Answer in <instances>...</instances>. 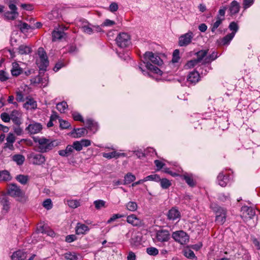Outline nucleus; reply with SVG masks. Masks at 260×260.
<instances>
[{
	"label": "nucleus",
	"instance_id": "8",
	"mask_svg": "<svg viewBox=\"0 0 260 260\" xmlns=\"http://www.w3.org/2000/svg\"><path fill=\"white\" fill-rule=\"evenodd\" d=\"M8 192L11 196L14 197H21L24 194L20 187L16 184L9 185Z\"/></svg>",
	"mask_w": 260,
	"mask_h": 260
},
{
	"label": "nucleus",
	"instance_id": "32",
	"mask_svg": "<svg viewBox=\"0 0 260 260\" xmlns=\"http://www.w3.org/2000/svg\"><path fill=\"white\" fill-rule=\"evenodd\" d=\"M12 160L16 162L18 165L20 166L23 164L25 157L21 154H15L12 156Z\"/></svg>",
	"mask_w": 260,
	"mask_h": 260
},
{
	"label": "nucleus",
	"instance_id": "48",
	"mask_svg": "<svg viewBox=\"0 0 260 260\" xmlns=\"http://www.w3.org/2000/svg\"><path fill=\"white\" fill-rule=\"evenodd\" d=\"M179 59V50L178 49H175L173 53L172 62L173 63H176L178 62Z\"/></svg>",
	"mask_w": 260,
	"mask_h": 260
},
{
	"label": "nucleus",
	"instance_id": "3",
	"mask_svg": "<svg viewBox=\"0 0 260 260\" xmlns=\"http://www.w3.org/2000/svg\"><path fill=\"white\" fill-rule=\"evenodd\" d=\"M17 0H9V8L10 11H7L4 14V19L7 20H14L19 16V13L17 12V8L14 4Z\"/></svg>",
	"mask_w": 260,
	"mask_h": 260
},
{
	"label": "nucleus",
	"instance_id": "39",
	"mask_svg": "<svg viewBox=\"0 0 260 260\" xmlns=\"http://www.w3.org/2000/svg\"><path fill=\"white\" fill-rule=\"evenodd\" d=\"M16 179L21 184L25 185L28 181V177L27 175H18L16 177Z\"/></svg>",
	"mask_w": 260,
	"mask_h": 260
},
{
	"label": "nucleus",
	"instance_id": "26",
	"mask_svg": "<svg viewBox=\"0 0 260 260\" xmlns=\"http://www.w3.org/2000/svg\"><path fill=\"white\" fill-rule=\"evenodd\" d=\"M89 230V229L87 225L80 223H77L76 228V232L78 235L83 234Z\"/></svg>",
	"mask_w": 260,
	"mask_h": 260
},
{
	"label": "nucleus",
	"instance_id": "62",
	"mask_svg": "<svg viewBox=\"0 0 260 260\" xmlns=\"http://www.w3.org/2000/svg\"><path fill=\"white\" fill-rule=\"evenodd\" d=\"M123 215L120 214H113L112 216L110 217V219L107 221V223H110L111 222L115 221L116 219L123 217Z\"/></svg>",
	"mask_w": 260,
	"mask_h": 260
},
{
	"label": "nucleus",
	"instance_id": "20",
	"mask_svg": "<svg viewBox=\"0 0 260 260\" xmlns=\"http://www.w3.org/2000/svg\"><path fill=\"white\" fill-rule=\"evenodd\" d=\"M240 4L236 1H233L230 4L229 10L232 15L238 13L240 10Z\"/></svg>",
	"mask_w": 260,
	"mask_h": 260
},
{
	"label": "nucleus",
	"instance_id": "19",
	"mask_svg": "<svg viewBox=\"0 0 260 260\" xmlns=\"http://www.w3.org/2000/svg\"><path fill=\"white\" fill-rule=\"evenodd\" d=\"M199 73L194 71L189 73L187 77V81L191 83H196L199 81Z\"/></svg>",
	"mask_w": 260,
	"mask_h": 260
},
{
	"label": "nucleus",
	"instance_id": "13",
	"mask_svg": "<svg viewBox=\"0 0 260 260\" xmlns=\"http://www.w3.org/2000/svg\"><path fill=\"white\" fill-rule=\"evenodd\" d=\"M170 233L168 231L161 230L156 233V238L158 241L166 242L170 239Z\"/></svg>",
	"mask_w": 260,
	"mask_h": 260
},
{
	"label": "nucleus",
	"instance_id": "54",
	"mask_svg": "<svg viewBox=\"0 0 260 260\" xmlns=\"http://www.w3.org/2000/svg\"><path fill=\"white\" fill-rule=\"evenodd\" d=\"M199 63L198 60L195 59H192L188 61L186 64H185V67L186 69H190L194 67L196 64Z\"/></svg>",
	"mask_w": 260,
	"mask_h": 260
},
{
	"label": "nucleus",
	"instance_id": "22",
	"mask_svg": "<svg viewBox=\"0 0 260 260\" xmlns=\"http://www.w3.org/2000/svg\"><path fill=\"white\" fill-rule=\"evenodd\" d=\"M22 69L19 67L17 62L12 63V68L11 70L12 75L14 76H18L22 73Z\"/></svg>",
	"mask_w": 260,
	"mask_h": 260
},
{
	"label": "nucleus",
	"instance_id": "33",
	"mask_svg": "<svg viewBox=\"0 0 260 260\" xmlns=\"http://www.w3.org/2000/svg\"><path fill=\"white\" fill-rule=\"evenodd\" d=\"M124 153H119L116 151H112L109 153H105L103 154V156L107 158H118L121 155H124Z\"/></svg>",
	"mask_w": 260,
	"mask_h": 260
},
{
	"label": "nucleus",
	"instance_id": "47",
	"mask_svg": "<svg viewBox=\"0 0 260 260\" xmlns=\"http://www.w3.org/2000/svg\"><path fill=\"white\" fill-rule=\"evenodd\" d=\"M87 134V131L86 128H78L76 133V136H74V138H79L84 136Z\"/></svg>",
	"mask_w": 260,
	"mask_h": 260
},
{
	"label": "nucleus",
	"instance_id": "41",
	"mask_svg": "<svg viewBox=\"0 0 260 260\" xmlns=\"http://www.w3.org/2000/svg\"><path fill=\"white\" fill-rule=\"evenodd\" d=\"M68 107V104L67 102L63 101L62 102L59 103L56 105V109L60 112V113H64L65 110L67 109Z\"/></svg>",
	"mask_w": 260,
	"mask_h": 260
},
{
	"label": "nucleus",
	"instance_id": "64",
	"mask_svg": "<svg viewBox=\"0 0 260 260\" xmlns=\"http://www.w3.org/2000/svg\"><path fill=\"white\" fill-rule=\"evenodd\" d=\"M154 163L156 167H157V170L159 171L165 165V164L159 160H155Z\"/></svg>",
	"mask_w": 260,
	"mask_h": 260
},
{
	"label": "nucleus",
	"instance_id": "15",
	"mask_svg": "<svg viewBox=\"0 0 260 260\" xmlns=\"http://www.w3.org/2000/svg\"><path fill=\"white\" fill-rule=\"evenodd\" d=\"M26 257V252L21 250L14 252L11 256L12 260H25Z\"/></svg>",
	"mask_w": 260,
	"mask_h": 260
},
{
	"label": "nucleus",
	"instance_id": "52",
	"mask_svg": "<svg viewBox=\"0 0 260 260\" xmlns=\"http://www.w3.org/2000/svg\"><path fill=\"white\" fill-rule=\"evenodd\" d=\"M83 31L89 35L92 34L94 32L93 27H90L89 25H84L82 26Z\"/></svg>",
	"mask_w": 260,
	"mask_h": 260
},
{
	"label": "nucleus",
	"instance_id": "58",
	"mask_svg": "<svg viewBox=\"0 0 260 260\" xmlns=\"http://www.w3.org/2000/svg\"><path fill=\"white\" fill-rule=\"evenodd\" d=\"M60 127L62 129H67L70 126V123L66 120L59 119Z\"/></svg>",
	"mask_w": 260,
	"mask_h": 260
},
{
	"label": "nucleus",
	"instance_id": "25",
	"mask_svg": "<svg viewBox=\"0 0 260 260\" xmlns=\"http://www.w3.org/2000/svg\"><path fill=\"white\" fill-rule=\"evenodd\" d=\"M185 181L186 183L190 187H194L196 185V182L193 180L192 176L187 174H183L180 176Z\"/></svg>",
	"mask_w": 260,
	"mask_h": 260
},
{
	"label": "nucleus",
	"instance_id": "42",
	"mask_svg": "<svg viewBox=\"0 0 260 260\" xmlns=\"http://www.w3.org/2000/svg\"><path fill=\"white\" fill-rule=\"evenodd\" d=\"M66 260H77V256L74 252H68L62 255Z\"/></svg>",
	"mask_w": 260,
	"mask_h": 260
},
{
	"label": "nucleus",
	"instance_id": "10",
	"mask_svg": "<svg viewBox=\"0 0 260 260\" xmlns=\"http://www.w3.org/2000/svg\"><path fill=\"white\" fill-rule=\"evenodd\" d=\"M127 222L133 226L140 227L144 225L143 220L138 218L135 214H131L127 217Z\"/></svg>",
	"mask_w": 260,
	"mask_h": 260
},
{
	"label": "nucleus",
	"instance_id": "60",
	"mask_svg": "<svg viewBox=\"0 0 260 260\" xmlns=\"http://www.w3.org/2000/svg\"><path fill=\"white\" fill-rule=\"evenodd\" d=\"M72 117L73 119L76 121H79L82 122H84L82 116L77 112H73L72 113Z\"/></svg>",
	"mask_w": 260,
	"mask_h": 260
},
{
	"label": "nucleus",
	"instance_id": "63",
	"mask_svg": "<svg viewBox=\"0 0 260 260\" xmlns=\"http://www.w3.org/2000/svg\"><path fill=\"white\" fill-rule=\"evenodd\" d=\"M1 118L5 122H8L10 121V115L5 112L2 113L1 114Z\"/></svg>",
	"mask_w": 260,
	"mask_h": 260
},
{
	"label": "nucleus",
	"instance_id": "9",
	"mask_svg": "<svg viewBox=\"0 0 260 260\" xmlns=\"http://www.w3.org/2000/svg\"><path fill=\"white\" fill-rule=\"evenodd\" d=\"M144 58L158 66H161L163 63L162 60L159 56L154 55L152 52H146L144 54Z\"/></svg>",
	"mask_w": 260,
	"mask_h": 260
},
{
	"label": "nucleus",
	"instance_id": "31",
	"mask_svg": "<svg viewBox=\"0 0 260 260\" xmlns=\"http://www.w3.org/2000/svg\"><path fill=\"white\" fill-rule=\"evenodd\" d=\"M136 180V177L131 173H127L124 176L123 184L124 185L128 184Z\"/></svg>",
	"mask_w": 260,
	"mask_h": 260
},
{
	"label": "nucleus",
	"instance_id": "53",
	"mask_svg": "<svg viewBox=\"0 0 260 260\" xmlns=\"http://www.w3.org/2000/svg\"><path fill=\"white\" fill-rule=\"evenodd\" d=\"M73 147V151L76 150L77 151H80L82 149V147L80 141H76L73 142L72 145Z\"/></svg>",
	"mask_w": 260,
	"mask_h": 260
},
{
	"label": "nucleus",
	"instance_id": "49",
	"mask_svg": "<svg viewBox=\"0 0 260 260\" xmlns=\"http://www.w3.org/2000/svg\"><path fill=\"white\" fill-rule=\"evenodd\" d=\"M229 27L231 30L233 31L231 33H234V36L239 29L237 23L234 21L230 23Z\"/></svg>",
	"mask_w": 260,
	"mask_h": 260
},
{
	"label": "nucleus",
	"instance_id": "5",
	"mask_svg": "<svg viewBox=\"0 0 260 260\" xmlns=\"http://www.w3.org/2000/svg\"><path fill=\"white\" fill-rule=\"evenodd\" d=\"M212 209L216 214L215 221L219 224H223L226 219V210L217 205L212 207Z\"/></svg>",
	"mask_w": 260,
	"mask_h": 260
},
{
	"label": "nucleus",
	"instance_id": "2",
	"mask_svg": "<svg viewBox=\"0 0 260 260\" xmlns=\"http://www.w3.org/2000/svg\"><path fill=\"white\" fill-rule=\"evenodd\" d=\"M38 54L39 59L37 60V64L40 69V70L46 71L47 67L49 65V61L44 49L42 47H40L38 50Z\"/></svg>",
	"mask_w": 260,
	"mask_h": 260
},
{
	"label": "nucleus",
	"instance_id": "34",
	"mask_svg": "<svg viewBox=\"0 0 260 260\" xmlns=\"http://www.w3.org/2000/svg\"><path fill=\"white\" fill-rule=\"evenodd\" d=\"M31 52V48L26 45H20L18 48V52L20 54H27Z\"/></svg>",
	"mask_w": 260,
	"mask_h": 260
},
{
	"label": "nucleus",
	"instance_id": "21",
	"mask_svg": "<svg viewBox=\"0 0 260 260\" xmlns=\"http://www.w3.org/2000/svg\"><path fill=\"white\" fill-rule=\"evenodd\" d=\"M12 177L7 170L0 171V181L7 182L11 180Z\"/></svg>",
	"mask_w": 260,
	"mask_h": 260
},
{
	"label": "nucleus",
	"instance_id": "36",
	"mask_svg": "<svg viewBox=\"0 0 260 260\" xmlns=\"http://www.w3.org/2000/svg\"><path fill=\"white\" fill-rule=\"evenodd\" d=\"M159 182H160V186L163 189H168L172 185L171 181L166 178L161 179L160 178Z\"/></svg>",
	"mask_w": 260,
	"mask_h": 260
},
{
	"label": "nucleus",
	"instance_id": "30",
	"mask_svg": "<svg viewBox=\"0 0 260 260\" xmlns=\"http://www.w3.org/2000/svg\"><path fill=\"white\" fill-rule=\"evenodd\" d=\"M19 23L20 24H18V26L20 31L23 33L27 32L28 29H34V27L25 22H22L21 21H20Z\"/></svg>",
	"mask_w": 260,
	"mask_h": 260
},
{
	"label": "nucleus",
	"instance_id": "16",
	"mask_svg": "<svg viewBox=\"0 0 260 260\" xmlns=\"http://www.w3.org/2000/svg\"><path fill=\"white\" fill-rule=\"evenodd\" d=\"M241 211L242 212V217L248 216L249 218H252L255 215V210L251 207L247 206H243L241 208Z\"/></svg>",
	"mask_w": 260,
	"mask_h": 260
},
{
	"label": "nucleus",
	"instance_id": "61",
	"mask_svg": "<svg viewBox=\"0 0 260 260\" xmlns=\"http://www.w3.org/2000/svg\"><path fill=\"white\" fill-rule=\"evenodd\" d=\"M43 205L47 210L50 209L52 206L51 199H47L46 200H45L43 202Z\"/></svg>",
	"mask_w": 260,
	"mask_h": 260
},
{
	"label": "nucleus",
	"instance_id": "18",
	"mask_svg": "<svg viewBox=\"0 0 260 260\" xmlns=\"http://www.w3.org/2000/svg\"><path fill=\"white\" fill-rule=\"evenodd\" d=\"M73 147L72 145H68L65 149L58 151V154L62 157H69L74 153Z\"/></svg>",
	"mask_w": 260,
	"mask_h": 260
},
{
	"label": "nucleus",
	"instance_id": "43",
	"mask_svg": "<svg viewBox=\"0 0 260 260\" xmlns=\"http://www.w3.org/2000/svg\"><path fill=\"white\" fill-rule=\"evenodd\" d=\"M234 33H230L224 37L222 39V43L223 45H226L229 44L231 41L234 37Z\"/></svg>",
	"mask_w": 260,
	"mask_h": 260
},
{
	"label": "nucleus",
	"instance_id": "59",
	"mask_svg": "<svg viewBox=\"0 0 260 260\" xmlns=\"http://www.w3.org/2000/svg\"><path fill=\"white\" fill-rule=\"evenodd\" d=\"M16 100L18 102H22L24 101V95L22 93V92L19 90L16 92Z\"/></svg>",
	"mask_w": 260,
	"mask_h": 260
},
{
	"label": "nucleus",
	"instance_id": "4",
	"mask_svg": "<svg viewBox=\"0 0 260 260\" xmlns=\"http://www.w3.org/2000/svg\"><path fill=\"white\" fill-rule=\"evenodd\" d=\"M117 46L121 48L128 47L131 44V37L126 32H120L115 39Z\"/></svg>",
	"mask_w": 260,
	"mask_h": 260
},
{
	"label": "nucleus",
	"instance_id": "55",
	"mask_svg": "<svg viewBox=\"0 0 260 260\" xmlns=\"http://www.w3.org/2000/svg\"><path fill=\"white\" fill-rule=\"evenodd\" d=\"M3 206V209L7 211L9 208V202L6 197H4L1 201Z\"/></svg>",
	"mask_w": 260,
	"mask_h": 260
},
{
	"label": "nucleus",
	"instance_id": "24",
	"mask_svg": "<svg viewBox=\"0 0 260 260\" xmlns=\"http://www.w3.org/2000/svg\"><path fill=\"white\" fill-rule=\"evenodd\" d=\"M37 102L32 98L27 99V101L23 104V107L27 110L35 109L37 108Z\"/></svg>",
	"mask_w": 260,
	"mask_h": 260
},
{
	"label": "nucleus",
	"instance_id": "17",
	"mask_svg": "<svg viewBox=\"0 0 260 260\" xmlns=\"http://www.w3.org/2000/svg\"><path fill=\"white\" fill-rule=\"evenodd\" d=\"M168 217L170 220H175L180 218L181 217L180 213L176 208H172L170 209L167 214Z\"/></svg>",
	"mask_w": 260,
	"mask_h": 260
},
{
	"label": "nucleus",
	"instance_id": "51",
	"mask_svg": "<svg viewBox=\"0 0 260 260\" xmlns=\"http://www.w3.org/2000/svg\"><path fill=\"white\" fill-rule=\"evenodd\" d=\"M146 251L147 253L150 255L155 256L158 254V250L157 248L153 247L147 248Z\"/></svg>",
	"mask_w": 260,
	"mask_h": 260
},
{
	"label": "nucleus",
	"instance_id": "14",
	"mask_svg": "<svg viewBox=\"0 0 260 260\" xmlns=\"http://www.w3.org/2000/svg\"><path fill=\"white\" fill-rule=\"evenodd\" d=\"M16 125H20L21 123V114L17 110H13L10 114V120Z\"/></svg>",
	"mask_w": 260,
	"mask_h": 260
},
{
	"label": "nucleus",
	"instance_id": "44",
	"mask_svg": "<svg viewBox=\"0 0 260 260\" xmlns=\"http://www.w3.org/2000/svg\"><path fill=\"white\" fill-rule=\"evenodd\" d=\"M126 207L129 211H135L138 208V205L135 202H129L126 204Z\"/></svg>",
	"mask_w": 260,
	"mask_h": 260
},
{
	"label": "nucleus",
	"instance_id": "35",
	"mask_svg": "<svg viewBox=\"0 0 260 260\" xmlns=\"http://www.w3.org/2000/svg\"><path fill=\"white\" fill-rule=\"evenodd\" d=\"M208 51V50H201L196 53L197 56L196 59L199 62H200L207 56Z\"/></svg>",
	"mask_w": 260,
	"mask_h": 260
},
{
	"label": "nucleus",
	"instance_id": "50",
	"mask_svg": "<svg viewBox=\"0 0 260 260\" xmlns=\"http://www.w3.org/2000/svg\"><path fill=\"white\" fill-rule=\"evenodd\" d=\"M106 202L101 200H96L94 202L95 207L96 209L99 210L102 207H105Z\"/></svg>",
	"mask_w": 260,
	"mask_h": 260
},
{
	"label": "nucleus",
	"instance_id": "12",
	"mask_svg": "<svg viewBox=\"0 0 260 260\" xmlns=\"http://www.w3.org/2000/svg\"><path fill=\"white\" fill-rule=\"evenodd\" d=\"M42 129V125L40 123L34 122L26 127L25 130L30 134H36L40 133Z\"/></svg>",
	"mask_w": 260,
	"mask_h": 260
},
{
	"label": "nucleus",
	"instance_id": "46",
	"mask_svg": "<svg viewBox=\"0 0 260 260\" xmlns=\"http://www.w3.org/2000/svg\"><path fill=\"white\" fill-rule=\"evenodd\" d=\"M184 255L188 258H193L196 257L195 254L193 251L189 249H185L183 250Z\"/></svg>",
	"mask_w": 260,
	"mask_h": 260
},
{
	"label": "nucleus",
	"instance_id": "40",
	"mask_svg": "<svg viewBox=\"0 0 260 260\" xmlns=\"http://www.w3.org/2000/svg\"><path fill=\"white\" fill-rule=\"evenodd\" d=\"M217 57V52H213L209 56H207L205 58L203 63L206 64L208 63L211 62L212 61L215 60Z\"/></svg>",
	"mask_w": 260,
	"mask_h": 260
},
{
	"label": "nucleus",
	"instance_id": "38",
	"mask_svg": "<svg viewBox=\"0 0 260 260\" xmlns=\"http://www.w3.org/2000/svg\"><path fill=\"white\" fill-rule=\"evenodd\" d=\"M141 238L136 234L133 235L131 239L130 243L132 245L136 246L140 244Z\"/></svg>",
	"mask_w": 260,
	"mask_h": 260
},
{
	"label": "nucleus",
	"instance_id": "37",
	"mask_svg": "<svg viewBox=\"0 0 260 260\" xmlns=\"http://www.w3.org/2000/svg\"><path fill=\"white\" fill-rule=\"evenodd\" d=\"M224 19V18H220L218 16H216V21L215 22L213 23L211 27V31L214 32L215 30L218 27V26L221 24L222 21Z\"/></svg>",
	"mask_w": 260,
	"mask_h": 260
},
{
	"label": "nucleus",
	"instance_id": "29",
	"mask_svg": "<svg viewBox=\"0 0 260 260\" xmlns=\"http://www.w3.org/2000/svg\"><path fill=\"white\" fill-rule=\"evenodd\" d=\"M52 34L53 41H56V40H60L64 38V37L66 36V34L63 31L59 30H54Z\"/></svg>",
	"mask_w": 260,
	"mask_h": 260
},
{
	"label": "nucleus",
	"instance_id": "56",
	"mask_svg": "<svg viewBox=\"0 0 260 260\" xmlns=\"http://www.w3.org/2000/svg\"><path fill=\"white\" fill-rule=\"evenodd\" d=\"M254 0H243V7L244 9H246L251 7L254 3Z\"/></svg>",
	"mask_w": 260,
	"mask_h": 260
},
{
	"label": "nucleus",
	"instance_id": "57",
	"mask_svg": "<svg viewBox=\"0 0 260 260\" xmlns=\"http://www.w3.org/2000/svg\"><path fill=\"white\" fill-rule=\"evenodd\" d=\"M68 205L72 208H76L79 206L80 203L77 200H69L68 201Z\"/></svg>",
	"mask_w": 260,
	"mask_h": 260
},
{
	"label": "nucleus",
	"instance_id": "28",
	"mask_svg": "<svg viewBox=\"0 0 260 260\" xmlns=\"http://www.w3.org/2000/svg\"><path fill=\"white\" fill-rule=\"evenodd\" d=\"M144 63L145 64V67H146V68L148 70L151 71L157 74H158L160 75H162V71L159 69H158L157 67H155V66L152 65L151 63H150L149 62H147L146 63L144 62Z\"/></svg>",
	"mask_w": 260,
	"mask_h": 260
},
{
	"label": "nucleus",
	"instance_id": "27",
	"mask_svg": "<svg viewBox=\"0 0 260 260\" xmlns=\"http://www.w3.org/2000/svg\"><path fill=\"white\" fill-rule=\"evenodd\" d=\"M86 128L95 132L98 129V124L91 119H87L86 121Z\"/></svg>",
	"mask_w": 260,
	"mask_h": 260
},
{
	"label": "nucleus",
	"instance_id": "11",
	"mask_svg": "<svg viewBox=\"0 0 260 260\" xmlns=\"http://www.w3.org/2000/svg\"><path fill=\"white\" fill-rule=\"evenodd\" d=\"M29 158L31 159L32 164L35 165H42L44 164L46 161L45 156L40 153L31 154Z\"/></svg>",
	"mask_w": 260,
	"mask_h": 260
},
{
	"label": "nucleus",
	"instance_id": "1",
	"mask_svg": "<svg viewBox=\"0 0 260 260\" xmlns=\"http://www.w3.org/2000/svg\"><path fill=\"white\" fill-rule=\"evenodd\" d=\"M35 143H38L39 151L41 153L47 152L53 148L58 145V143L56 140H51L44 137H34L32 138Z\"/></svg>",
	"mask_w": 260,
	"mask_h": 260
},
{
	"label": "nucleus",
	"instance_id": "23",
	"mask_svg": "<svg viewBox=\"0 0 260 260\" xmlns=\"http://www.w3.org/2000/svg\"><path fill=\"white\" fill-rule=\"evenodd\" d=\"M228 176L224 175L223 173H220L217 176V181L219 185L224 187L228 182Z\"/></svg>",
	"mask_w": 260,
	"mask_h": 260
},
{
	"label": "nucleus",
	"instance_id": "6",
	"mask_svg": "<svg viewBox=\"0 0 260 260\" xmlns=\"http://www.w3.org/2000/svg\"><path fill=\"white\" fill-rule=\"evenodd\" d=\"M172 238L176 242L182 245L187 244L189 241V236L183 231H178L173 232Z\"/></svg>",
	"mask_w": 260,
	"mask_h": 260
},
{
	"label": "nucleus",
	"instance_id": "45",
	"mask_svg": "<svg viewBox=\"0 0 260 260\" xmlns=\"http://www.w3.org/2000/svg\"><path fill=\"white\" fill-rule=\"evenodd\" d=\"M144 180L145 182L147 181H154L155 182H158L160 180V177L157 174H153L145 177Z\"/></svg>",
	"mask_w": 260,
	"mask_h": 260
},
{
	"label": "nucleus",
	"instance_id": "7",
	"mask_svg": "<svg viewBox=\"0 0 260 260\" xmlns=\"http://www.w3.org/2000/svg\"><path fill=\"white\" fill-rule=\"evenodd\" d=\"M193 37V34L192 31L181 35L179 38L178 44L180 46H186L189 45Z\"/></svg>",
	"mask_w": 260,
	"mask_h": 260
}]
</instances>
